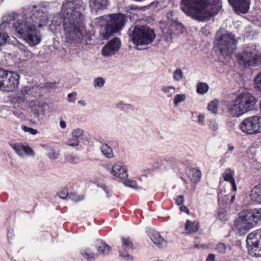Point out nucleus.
<instances>
[{"instance_id": "f257e3e1", "label": "nucleus", "mask_w": 261, "mask_h": 261, "mask_svg": "<svg viewBox=\"0 0 261 261\" xmlns=\"http://www.w3.org/2000/svg\"><path fill=\"white\" fill-rule=\"evenodd\" d=\"M47 22L48 19L43 11L37 9L36 6H33L31 17L16 20L13 23V27L27 42L33 46L41 41L40 32L37 30V27L41 28Z\"/></svg>"}, {"instance_id": "f03ea898", "label": "nucleus", "mask_w": 261, "mask_h": 261, "mask_svg": "<svg viewBox=\"0 0 261 261\" xmlns=\"http://www.w3.org/2000/svg\"><path fill=\"white\" fill-rule=\"evenodd\" d=\"M181 10L187 15L199 21L209 20L221 9L220 0H181Z\"/></svg>"}, {"instance_id": "7ed1b4c3", "label": "nucleus", "mask_w": 261, "mask_h": 261, "mask_svg": "<svg viewBox=\"0 0 261 261\" xmlns=\"http://www.w3.org/2000/svg\"><path fill=\"white\" fill-rule=\"evenodd\" d=\"M84 10L82 0H71L66 2V19H68V25L71 30L68 35V38L75 43L81 42L83 35L79 24L83 19L81 11Z\"/></svg>"}, {"instance_id": "20e7f679", "label": "nucleus", "mask_w": 261, "mask_h": 261, "mask_svg": "<svg viewBox=\"0 0 261 261\" xmlns=\"http://www.w3.org/2000/svg\"><path fill=\"white\" fill-rule=\"evenodd\" d=\"M256 101L255 98L250 93L241 94L227 105L229 114L232 117H239L252 110Z\"/></svg>"}, {"instance_id": "39448f33", "label": "nucleus", "mask_w": 261, "mask_h": 261, "mask_svg": "<svg viewBox=\"0 0 261 261\" xmlns=\"http://www.w3.org/2000/svg\"><path fill=\"white\" fill-rule=\"evenodd\" d=\"M98 19L107 22L100 32L104 39H108L112 35L122 30L126 22L124 15L121 13L104 15L99 17Z\"/></svg>"}, {"instance_id": "423d86ee", "label": "nucleus", "mask_w": 261, "mask_h": 261, "mask_svg": "<svg viewBox=\"0 0 261 261\" xmlns=\"http://www.w3.org/2000/svg\"><path fill=\"white\" fill-rule=\"evenodd\" d=\"M131 40L136 45H147L151 43L155 38L154 31L148 27L135 26L129 34Z\"/></svg>"}, {"instance_id": "0eeeda50", "label": "nucleus", "mask_w": 261, "mask_h": 261, "mask_svg": "<svg viewBox=\"0 0 261 261\" xmlns=\"http://www.w3.org/2000/svg\"><path fill=\"white\" fill-rule=\"evenodd\" d=\"M257 54L253 46H246L236 56L239 65L244 68L254 66L257 62Z\"/></svg>"}, {"instance_id": "6e6552de", "label": "nucleus", "mask_w": 261, "mask_h": 261, "mask_svg": "<svg viewBox=\"0 0 261 261\" xmlns=\"http://www.w3.org/2000/svg\"><path fill=\"white\" fill-rule=\"evenodd\" d=\"M218 46L223 56H229L236 49L237 41L231 33L226 32L217 36Z\"/></svg>"}, {"instance_id": "1a4fd4ad", "label": "nucleus", "mask_w": 261, "mask_h": 261, "mask_svg": "<svg viewBox=\"0 0 261 261\" xmlns=\"http://www.w3.org/2000/svg\"><path fill=\"white\" fill-rule=\"evenodd\" d=\"M250 216L249 215L248 210H244L239 214L238 217L234 220V229L240 235L246 233L254 226Z\"/></svg>"}, {"instance_id": "9d476101", "label": "nucleus", "mask_w": 261, "mask_h": 261, "mask_svg": "<svg viewBox=\"0 0 261 261\" xmlns=\"http://www.w3.org/2000/svg\"><path fill=\"white\" fill-rule=\"evenodd\" d=\"M239 128L247 135H254L261 132V117L252 116L244 119L240 124Z\"/></svg>"}, {"instance_id": "9b49d317", "label": "nucleus", "mask_w": 261, "mask_h": 261, "mask_svg": "<svg viewBox=\"0 0 261 261\" xmlns=\"http://www.w3.org/2000/svg\"><path fill=\"white\" fill-rule=\"evenodd\" d=\"M19 75L15 72L8 71V76L1 90L6 92L14 91L19 85Z\"/></svg>"}, {"instance_id": "f8f14e48", "label": "nucleus", "mask_w": 261, "mask_h": 261, "mask_svg": "<svg viewBox=\"0 0 261 261\" xmlns=\"http://www.w3.org/2000/svg\"><path fill=\"white\" fill-rule=\"evenodd\" d=\"M121 44V41L118 38L112 39L102 47V55L105 57L114 55L119 50Z\"/></svg>"}, {"instance_id": "ddd939ff", "label": "nucleus", "mask_w": 261, "mask_h": 261, "mask_svg": "<svg viewBox=\"0 0 261 261\" xmlns=\"http://www.w3.org/2000/svg\"><path fill=\"white\" fill-rule=\"evenodd\" d=\"M238 12L246 13L249 9L250 0H228Z\"/></svg>"}, {"instance_id": "4468645a", "label": "nucleus", "mask_w": 261, "mask_h": 261, "mask_svg": "<svg viewBox=\"0 0 261 261\" xmlns=\"http://www.w3.org/2000/svg\"><path fill=\"white\" fill-rule=\"evenodd\" d=\"M127 170L121 163L117 162L112 167L111 173L114 176L123 179L127 177Z\"/></svg>"}, {"instance_id": "2eb2a0df", "label": "nucleus", "mask_w": 261, "mask_h": 261, "mask_svg": "<svg viewBox=\"0 0 261 261\" xmlns=\"http://www.w3.org/2000/svg\"><path fill=\"white\" fill-rule=\"evenodd\" d=\"M119 256L127 261H133L134 257L132 253L135 250L133 246H119L118 247Z\"/></svg>"}, {"instance_id": "dca6fc26", "label": "nucleus", "mask_w": 261, "mask_h": 261, "mask_svg": "<svg viewBox=\"0 0 261 261\" xmlns=\"http://www.w3.org/2000/svg\"><path fill=\"white\" fill-rule=\"evenodd\" d=\"M46 106L45 103L37 100H32L30 103L31 112L37 116L44 115Z\"/></svg>"}, {"instance_id": "f3484780", "label": "nucleus", "mask_w": 261, "mask_h": 261, "mask_svg": "<svg viewBox=\"0 0 261 261\" xmlns=\"http://www.w3.org/2000/svg\"><path fill=\"white\" fill-rule=\"evenodd\" d=\"M78 186L72 183H68L66 187V200L70 199L74 201H79L83 199L82 197H80L75 194V191L77 190Z\"/></svg>"}, {"instance_id": "a211bd4d", "label": "nucleus", "mask_w": 261, "mask_h": 261, "mask_svg": "<svg viewBox=\"0 0 261 261\" xmlns=\"http://www.w3.org/2000/svg\"><path fill=\"white\" fill-rule=\"evenodd\" d=\"M246 245H261V230L250 233L246 239Z\"/></svg>"}, {"instance_id": "6ab92c4d", "label": "nucleus", "mask_w": 261, "mask_h": 261, "mask_svg": "<svg viewBox=\"0 0 261 261\" xmlns=\"http://www.w3.org/2000/svg\"><path fill=\"white\" fill-rule=\"evenodd\" d=\"M234 175V170L229 168L226 169L222 174L224 180L225 181L229 182L231 185L232 190L233 191H236L237 188L235 179L233 177Z\"/></svg>"}, {"instance_id": "aec40b11", "label": "nucleus", "mask_w": 261, "mask_h": 261, "mask_svg": "<svg viewBox=\"0 0 261 261\" xmlns=\"http://www.w3.org/2000/svg\"><path fill=\"white\" fill-rule=\"evenodd\" d=\"M97 256V254L89 248L82 249L80 254L81 259L86 261H94Z\"/></svg>"}, {"instance_id": "412c9836", "label": "nucleus", "mask_w": 261, "mask_h": 261, "mask_svg": "<svg viewBox=\"0 0 261 261\" xmlns=\"http://www.w3.org/2000/svg\"><path fill=\"white\" fill-rule=\"evenodd\" d=\"M108 4L107 0H90L89 1L90 8L92 11L96 12L106 9Z\"/></svg>"}, {"instance_id": "4be33fe9", "label": "nucleus", "mask_w": 261, "mask_h": 261, "mask_svg": "<svg viewBox=\"0 0 261 261\" xmlns=\"http://www.w3.org/2000/svg\"><path fill=\"white\" fill-rule=\"evenodd\" d=\"M101 143L100 150L102 154L107 159H112L114 156L112 148L107 144L102 141H99Z\"/></svg>"}, {"instance_id": "5701e85b", "label": "nucleus", "mask_w": 261, "mask_h": 261, "mask_svg": "<svg viewBox=\"0 0 261 261\" xmlns=\"http://www.w3.org/2000/svg\"><path fill=\"white\" fill-rule=\"evenodd\" d=\"M251 199L259 203H261V184L255 186L251 191Z\"/></svg>"}, {"instance_id": "b1692460", "label": "nucleus", "mask_w": 261, "mask_h": 261, "mask_svg": "<svg viewBox=\"0 0 261 261\" xmlns=\"http://www.w3.org/2000/svg\"><path fill=\"white\" fill-rule=\"evenodd\" d=\"M248 212L254 225L261 221V208L248 210Z\"/></svg>"}, {"instance_id": "393cba45", "label": "nucleus", "mask_w": 261, "mask_h": 261, "mask_svg": "<svg viewBox=\"0 0 261 261\" xmlns=\"http://www.w3.org/2000/svg\"><path fill=\"white\" fill-rule=\"evenodd\" d=\"M149 237L154 245H162L164 243H167L165 240L164 239L160 234L156 231H152L150 232L149 233Z\"/></svg>"}, {"instance_id": "a878e982", "label": "nucleus", "mask_w": 261, "mask_h": 261, "mask_svg": "<svg viewBox=\"0 0 261 261\" xmlns=\"http://www.w3.org/2000/svg\"><path fill=\"white\" fill-rule=\"evenodd\" d=\"M199 229V223L197 221L187 220L185 225V229L189 233L196 232Z\"/></svg>"}, {"instance_id": "bb28decb", "label": "nucleus", "mask_w": 261, "mask_h": 261, "mask_svg": "<svg viewBox=\"0 0 261 261\" xmlns=\"http://www.w3.org/2000/svg\"><path fill=\"white\" fill-rule=\"evenodd\" d=\"M188 176L193 182H198L201 177V172L195 169H190L188 173Z\"/></svg>"}, {"instance_id": "cd10ccee", "label": "nucleus", "mask_w": 261, "mask_h": 261, "mask_svg": "<svg viewBox=\"0 0 261 261\" xmlns=\"http://www.w3.org/2000/svg\"><path fill=\"white\" fill-rule=\"evenodd\" d=\"M248 253L252 256H261V246H247Z\"/></svg>"}, {"instance_id": "c85d7f7f", "label": "nucleus", "mask_w": 261, "mask_h": 261, "mask_svg": "<svg viewBox=\"0 0 261 261\" xmlns=\"http://www.w3.org/2000/svg\"><path fill=\"white\" fill-rule=\"evenodd\" d=\"M161 91L166 94L168 97H171L175 93V88L171 86H164L162 88Z\"/></svg>"}, {"instance_id": "c756f323", "label": "nucleus", "mask_w": 261, "mask_h": 261, "mask_svg": "<svg viewBox=\"0 0 261 261\" xmlns=\"http://www.w3.org/2000/svg\"><path fill=\"white\" fill-rule=\"evenodd\" d=\"M10 146L19 155H23L24 145L21 143H13Z\"/></svg>"}, {"instance_id": "7c9ffc66", "label": "nucleus", "mask_w": 261, "mask_h": 261, "mask_svg": "<svg viewBox=\"0 0 261 261\" xmlns=\"http://www.w3.org/2000/svg\"><path fill=\"white\" fill-rule=\"evenodd\" d=\"M98 253L101 255H108L111 251L110 246H98L96 248Z\"/></svg>"}, {"instance_id": "2f4dec72", "label": "nucleus", "mask_w": 261, "mask_h": 261, "mask_svg": "<svg viewBox=\"0 0 261 261\" xmlns=\"http://www.w3.org/2000/svg\"><path fill=\"white\" fill-rule=\"evenodd\" d=\"M219 101L218 100H214L210 102L207 106L208 111H211L214 114H216L218 111V105Z\"/></svg>"}, {"instance_id": "473e14b6", "label": "nucleus", "mask_w": 261, "mask_h": 261, "mask_svg": "<svg viewBox=\"0 0 261 261\" xmlns=\"http://www.w3.org/2000/svg\"><path fill=\"white\" fill-rule=\"evenodd\" d=\"M208 90V86L203 83H199L197 86V92L200 94H203L207 92Z\"/></svg>"}, {"instance_id": "72a5a7b5", "label": "nucleus", "mask_w": 261, "mask_h": 261, "mask_svg": "<svg viewBox=\"0 0 261 261\" xmlns=\"http://www.w3.org/2000/svg\"><path fill=\"white\" fill-rule=\"evenodd\" d=\"M8 74V70H5L2 68H0V90L3 88L4 86V83L5 80L7 79Z\"/></svg>"}, {"instance_id": "f704fd0d", "label": "nucleus", "mask_w": 261, "mask_h": 261, "mask_svg": "<svg viewBox=\"0 0 261 261\" xmlns=\"http://www.w3.org/2000/svg\"><path fill=\"white\" fill-rule=\"evenodd\" d=\"M254 87L256 90L261 91V72L254 79Z\"/></svg>"}, {"instance_id": "c9c22d12", "label": "nucleus", "mask_w": 261, "mask_h": 261, "mask_svg": "<svg viewBox=\"0 0 261 261\" xmlns=\"http://www.w3.org/2000/svg\"><path fill=\"white\" fill-rule=\"evenodd\" d=\"M84 133L85 131L84 129L80 128H76L72 130L71 135L73 138H75L79 140L80 138H82Z\"/></svg>"}, {"instance_id": "e433bc0d", "label": "nucleus", "mask_w": 261, "mask_h": 261, "mask_svg": "<svg viewBox=\"0 0 261 261\" xmlns=\"http://www.w3.org/2000/svg\"><path fill=\"white\" fill-rule=\"evenodd\" d=\"M184 76L183 72L179 69H176L173 73V79L175 81H180Z\"/></svg>"}, {"instance_id": "4c0bfd02", "label": "nucleus", "mask_w": 261, "mask_h": 261, "mask_svg": "<svg viewBox=\"0 0 261 261\" xmlns=\"http://www.w3.org/2000/svg\"><path fill=\"white\" fill-rule=\"evenodd\" d=\"M186 96L185 94H179L176 95L173 99V102L175 106L186 100Z\"/></svg>"}, {"instance_id": "58836bf2", "label": "nucleus", "mask_w": 261, "mask_h": 261, "mask_svg": "<svg viewBox=\"0 0 261 261\" xmlns=\"http://www.w3.org/2000/svg\"><path fill=\"white\" fill-rule=\"evenodd\" d=\"M105 83V80L101 77H98L94 79L93 85L95 87H101Z\"/></svg>"}, {"instance_id": "ea45409f", "label": "nucleus", "mask_w": 261, "mask_h": 261, "mask_svg": "<svg viewBox=\"0 0 261 261\" xmlns=\"http://www.w3.org/2000/svg\"><path fill=\"white\" fill-rule=\"evenodd\" d=\"M215 250L220 253H224L226 250L231 249L229 246H216Z\"/></svg>"}, {"instance_id": "a19ab883", "label": "nucleus", "mask_w": 261, "mask_h": 261, "mask_svg": "<svg viewBox=\"0 0 261 261\" xmlns=\"http://www.w3.org/2000/svg\"><path fill=\"white\" fill-rule=\"evenodd\" d=\"M124 184L127 187H130L134 189H138V187L137 182L135 180H128L124 181Z\"/></svg>"}, {"instance_id": "79ce46f5", "label": "nucleus", "mask_w": 261, "mask_h": 261, "mask_svg": "<svg viewBox=\"0 0 261 261\" xmlns=\"http://www.w3.org/2000/svg\"><path fill=\"white\" fill-rule=\"evenodd\" d=\"M21 128L24 132H29L30 133V134L33 135H36L38 133V130L37 129L28 127L27 126H22Z\"/></svg>"}, {"instance_id": "37998d69", "label": "nucleus", "mask_w": 261, "mask_h": 261, "mask_svg": "<svg viewBox=\"0 0 261 261\" xmlns=\"http://www.w3.org/2000/svg\"><path fill=\"white\" fill-rule=\"evenodd\" d=\"M79 143H80L79 140L72 137V139H69L68 142V145L69 146L74 147V146H78L79 145Z\"/></svg>"}, {"instance_id": "c03bdc74", "label": "nucleus", "mask_w": 261, "mask_h": 261, "mask_svg": "<svg viewBox=\"0 0 261 261\" xmlns=\"http://www.w3.org/2000/svg\"><path fill=\"white\" fill-rule=\"evenodd\" d=\"M23 153H25L29 156H34V153L33 149L29 146L24 145Z\"/></svg>"}, {"instance_id": "a18cd8bd", "label": "nucleus", "mask_w": 261, "mask_h": 261, "mask_svg": "<svg viewBox=\"0 0 261 261\" xmlns=\"http://www.w3.org/2000/svg\"><path fill=\"white\" fill-rule=\"evenodd\" d=\"M218 218L222 222H224L227 220V216L226 213L224 211H220L218 213Z\"/></svg>"}, {"instance_id": "49530a36", "label": "nucleus", "mask_w": 261, "mask_h": 261, "mask_svg": "<svg viewBox=\"0 0 261 261\" xmlns=\"http://www.w3.org/2000/svg\"><path fill=\"white\" fill-rule=\"evenodd\" d=\"M8 37L7 34L5 33H0V46L4 44L7 41V38Z\"/></svg>"}, {"instance_id": "de8ad7c7", "label": "nucleus", "mask_w": 261, "mask_h": 261, "mask_svg": "<svg viewBox=\"0 0 261 261\" xmlns=\"http://www.w3.org/2000/svg\"><path fill=\"white\" fill-rule=\"evenodd\" d=\"M77 93L75 92L68 94V101L70 102H73L76 99Z\"/></svg>"}, {"instance_id": "09e8293b", "label": "nucleus", "mask_w": 261, "mask_h": 261, "mask_svg": "<svg viewBox=\"0 0 261 261\" xmlns=\"http://www.w3.org/2000/svg\"><path fill=\"white\" fill-rule=\"evenodd\" d=\"M32 89L33 87L31 86L24 87L21 89V93L24 95L26 94H29L30 92Z\"/></svg>"}, {"instance_id": "8fccbe9b", "label": "nucleus", "mask_w": 261, "mask_h": 261, "mask_svg": "<svg viewBox=\"0 0 261 261\" xmlns=\"http://www.w3.org/2000/svg\"><path fill=\"white\" fill-rule=\"evenodd\" d=\"M17 46L19 49L20 50H21V51H22L24 53L27 54V56L28 55V54L29 53V51H28L27 47L25 46L24 44H21V43H18L17 44Z\"/></svg>"}, {"instance_id": "3c124183", "label": "nucleus", "mask_w": 261, "mask_h": 261, "mask_svg": "<svg viewBox=\"0 0 261 261\" xmlns=\"http://www.w3.org/2000/svg\"><path fill=\"white\" fill-rule=\"evenodd\" d=\"M172 27H175L176 29H179L180 30V32L182 33L184 31V28L182 24L179 22H174L172 24Z\"/></svg>"}, {"instance_id": "603ef678", "label": "nucleus", "mask_w": 261, "mask_h": 261, "mask_svg": "<svg viewBox=\"0 0 261 261\" xmlns=\"http://www.w3.org/2000/svg\"><path fill=\"white\" fill-rule=\"evenodd\" d=\"M184 201V197L182 195H179L175 199V203L178 205L182 204Z\"/></svg>"}, {"instance_id": "864d4df0", "label": "nucleus", "mask_w": 261, "mask_h": 261, "mask_svg": "<svg viewBox=\"0 0 261 261\" xmlns=\"http://www.w3.org/2000/svg\"><path fill=\"white\" fill-rule=\"evenodd\" d=\"M68 162L72 164H76L79 161V158L77 156H68Z\"/></svg>"}, {"instance_id": "5fc2aeb1", "label": "nucleus", "mask_w": 261, "mask_h": 261, "mask_svg": "<svg viewBox=\"0 0 261 261\" xmlns=\"http://www.w3.org/2000/svg\"><path fill=\"white\" fill-rule=\"evenodd\" d=\"M121 240H122V243L123 245H132V244H133V242L129 238H126V239L123 238L121 239Z\"/></svg>"}, {"instance_id": "6e6d98bb", "label": "nucleus", "mask_w": 261, "mask_h": 261, "mask_svg": "<svg viewBox=\"0 0 261 261\" xmlns=\"http://www.w3.org/2000/svg\"><path fill=\"white\" fill-rule=\"evenodd\" d=\"M204 116L202 114H200L198 116V122L201 124V125H203L204 123Z\"/></svg>"}, {"instance_id": "4d7b16f0", "label": "nucleus", "mask_w": 261, "mask_h": 261, "mask_svg": "<svg viewBox=\"0 0 261 261\" xmlns=\"http://www.w3.org/2000/svg\"><path fill=\"white\" fill-rule=\"evenodd\" d=\"M215 256L214 254H209L206 258V261H215Z\"/></svg>"}, {"instance_id": "13d9d810", "label": "nucleus", "mask_w": 261, "mask_h": 261, "mask_svg": "<svg viewBox=\"0 0 261 261\" xmlns=\"http://www.w3.org/2000/svg\"><path fill=\"white\" fill-rule=\"evenodd\" d=\"M48 155L50 158H54V159H56L58 156V153H56L55 151L51 152V153H50L48 154Z\"/></svg>"}, {"instance_id": "bf43d9fd", "label": "nucleus", "mask_w": 261, "mask_h": 261, "mask_svg": "<svg viewBox=\"0 0 261 261\" xmlns=\"http://www.w3.org/2000/svg\"><path fill=\"white\" fill-rule=\"evenodd\" d=\"M58 195L60 198L63 199H65V193L64 192V191H62L58 193Z\"/></svg>"}, {"instance_id": "052dcab7", "label": "nucleus", "mask_w": 261, "mask_h": 261, "mask_svg": "<svg viewBox=\"0 0 261 261\" xmlns=\"http://www.w3.org/2000/svg\"><path fill=\"white\" fill-rule=\"evenodd\" d=\"M95 245H107L106 243H104L103 241L101 239H97L96 240Z\"/></svg>"}, {"instance_id": "680f3d73", "label": "nucleus", "mask_w": 261, "mask_h": 261, "mask_svg": "<svg viewBox=\"0 0 261 261\" xmlns=\"http://www.w3.org/2000/svg\"><path fill=\"white\" fill-rule=\"evenodd\" d=\"M180 210L181 211L184 212L185 213H188L189 212V210L187 207V206H184V205L181 206L180 207Z\"/></svg>"}, {"instance_id": "e2e57ef3", "label": "nucleus", "mask_w": 261, "mask_h": 261, "mask_svg": "<svg viewBox=\"0 0 261 261\" xmlns=\"http://www.w3.org/2000/svg\"><path fill=\"white\" fill-rule=\"evenodd\" d=\"M63 28L64 30H65V17L64 16V14H63Z\"/></svg>"}, {"instance_id": "0e129e2a", "label": "nucleus", "mask_w": 261, "mask_h": 261, "mask_svg": "<svg viewBox=\"0 0 261 261\" xmlns=\"http://www.w3.org/2000/svg\"><path fill=\"white\" fill-rule=\"evenodd\" d=\"M60 126L62 128H65V122L63 120L60 121Z\"/></svg>"}, {"instance_id": "69168bd1", "label": "nucleus", "mask_w": 261, "mask_h": 261, "mask_svg": "<svg viewBox=\"0 0 261 261\" xmlns=\"http://www.w3.org/2000/svg\"><path fill=\"white\" fill-rule=\"evenodd\" d=\"M78 103L79 104H80L81 105H82V106L84 107L86 106V103L85 102V101L84 100H80L78 101Z\"/></svg>"}, {"instance_id": "338daca9", "label": "nucleus", "mask_w": 261, "mask_h": 261, "mask_svg": "<svg viewBox=\"0 0 261 261\" xmlns=\"http://www.w3.org/2000/svg\"><path fill=\"white\" fill-rule=\"evenodd\" d=\"M55 83H46L45 86L47 88H51Z\"/></svg>"}, {"instance_id": "774afa93", "label": "nucleus", "mask_w": 261, "mask_h": 261, "mask_svg": "<svg viewBox=\"0 0 261 261\" xmlns=\"http://www.w3.org/2000/svg\"><path fill=\"white\" fill-rule=\"evenodd\" d=\"M234 149V147L233 146H229L228 148V151L230 152H231Z\"/></svg>"}]
</instances>
